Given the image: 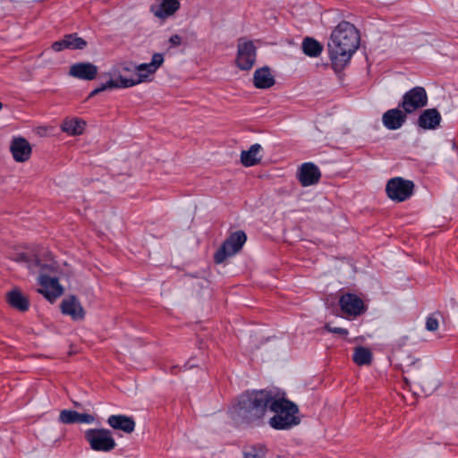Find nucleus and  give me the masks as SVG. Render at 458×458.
<instances>
[{"label":"nucleus","mask_w":458,"mask_h":458,"mask_svg":"<svg viewBox=\"0 0 458 458\" xmlns=\"http://www.w3.org/2000/svg\"><path fill=\"white\" fill-rule=\"evenodd\" d=\"M360 46V33L349 21H341L332 31L327 43L329 58L333 67L343 68Z\"/></svg>","instance_id":"f257e3e1"},{"label":"nucleus","mask_w":458,"mask_h":458,"mask_svg":"<svg viewBox=\"0 0 458 458\" xmlns=\"http://www.w3.org/2000/svg\"><path fill=\"white\" fill-rule=\"evenodd\" d=\"M274 395L267 390L246 392L240 396L234 407L235 416L248 423L258 422L270 407Z\"/></svg>","instance_id":"f03ea898"},{"label":"nucleus","mask_w":458,"mask_h":458,"mask_svg":"<svg viewBox=\"0 0 458 458\" xmlns=\"http://www.w3.org/2000/svg\"><path fill=\"white\" fill-rule=\"evenodd\" d=\"M269 409L275 413L269 420V425L275 429H288L300 423V419L297 416L299 409L289 400L274 396Z\"/></svg>","instance_id":"7ed1b4c3"},{"label":"nucleus","mask_w":458,"mask_h":458,"mask_svg":"<svg viewBox=\"0 0 458 458\" xmlns=\"http://www.w3.org/2000/svg\"><path fill=\"white\" fill-rule=\"evenodd\" d=\"M84 437L90 448L97 452L108 453L116 446L112 432L106 428H89L84 432Z\"/></svg>","instance_id":"20e7f679"},{"label":"nucleus","mask_w":458,"mask_h":458,"mask_svg":"<svg viewBox=\"0 0 458 458\" xmlns=\"http://www.w3.org/2000/svg\"><path fill=\"white\" fill-rule=\"evenodd\" d=\"M428 102V97L425 88L416 86L403 95L399 102V107H402L408 114H411L425 107Z\"/></svg>","instance_id":"39448f33"},{"label":"nucleus","mask_w":458,"mask_h":458,"mask_svg":"<svg viewBox=\"0 0 458 458\" xmlns=\"http://www.w3.org/2000/svg\"><path fill=\"white\" fill-rule=\"evenodd\" d=\"M247 240L246 234L242 231L233 233L216 250L214 260L216 264L223 263L228 257L235 255L241 250Z\"/></svg>","instance_id":"423d86ee"},{"label":"nucleus","mask_w":458,"mask_h":458,"mask_svg":"<svg viewBox=\"0 0 458 458\" xmlns=\"http://www.w3.org/2000/svg\"><path fill=\"white\" fill-rule=\"evenodd\" d=\"M257 51L251 40L240 38L237 44L236 66L242 71L250 70L256 62Z\"/></svg>","instance_id":"0eeeda50"},{"label":"nucleus","mask_w":458,"mask_h":458,"mask_svg":"<svg viewBox=\"0 0 458 458\" xmlns=\"http://www.w3.org/2000/svg\"><path fill=\"white\" fill-rule=\"evenodd\" d=\"M413 188L414 184L411 181L395 177L387 182L386 191L392 200L402 202L412 195Z\"/></svg>","instance_id":"6e6552de"},{"label":"nucleus","mask_w":458,"mask_h":458,"mask_svg":"<svg viewBox=\"0 0 458 458\" xmlns=\"http://www.w3.org/2000/svg\"><path fill=\"white\" fill-rule=\"evenodd\" d=\"M180 6L178 0H155L150 6V12L159 20L165 21L173 16Z\"/></svg>","instance_id":"1a4fd4ad"},{"label":"nucleus","mask_w":458,"mask_h":458,"mask_svg":"<svg viewBox=\"0 0 458 458\" xmlns=\"http://www.w3.org/2000/svg\"><path fill=\"white\" fill-rule=\"evenodd\" d=\"M38 283L40 285L38 293L43 294L49 301H54L63 294V288L55 277L40 275Z\"/></svg>","instance_id":"9d476101"},{"label":"nucleus","mask_w":458,"mask_h":458,"mask_svg":"<svg viewBox=\"0 0 458 458\" xmlns=\"http://www.w3.org/2000/svg\"><path fill=\"white\" fill-rule=\"evenodd\" d=\"M339 305L341 310L348 316L357 317L365 310L362 300L352 293L343 294L339 300Z\"/></svg>","instance_id":"9b49d317"},{"label":"nucleus","mask_w":458,"mask_h":458,"mask_svg":"<svg viewBox=\"0 0 458 458\" xmlns=\"http://www.w3.org/2000/svg\"><path fill=\"white\" fill-rule=\"evenodd\" d=\"M164 64V56L160 53H155L152 55L151 62L140 64L135 67L138 80H132L136 84L148 80V78L156 73L158 68Z\"/></svg>","instance_id":"f8f14e48"},{"label":"nucleus","mask_w":458,"mask_h":458,"mask_svg":"<svg viewBox=\"0 0 458 458\" xmlns=\"http://www.w3.org/2000/svg\"><path fill=\"white\" fill-rule=\"evenodd\" d=\"M407 115L408 114L398 106L383 114L382 123L387 130L396 131L406 123Z\"/></svg>","instance_id":"ddd939ff"},{"label":"nucleus","mask_w":458,"mask_h":458,"mask_svg":"<svg viewBox=\"0 0 458 458\" xmlns=\"http://www.w3.org/2000/svg\"><path fill=\"white\" fill-rule=\"evenodd\" d=\"M98 72V68L91 63H76L70 67L69 75L82 81L94 80Z\"/></svg>","instance_id":"4468645a"},{"label":"nucleus","mask_w":458,"mask_h":458,"mask_svg":"<svg viewBox=\"0 0 458 458\" xmlns=\"http://www.w3.org/2000/svg\"><path fill=\"white\" fill-rule=\"evenodd\" d=\"M320 176L319 169L312 163L302 164L298 172V179L303 187L318 183Z\"/></svg>","instance_id":"2eb2a0df"},{"label":"nucleus","mask_w":458,"mask_h":458,"mask_svg":"<svg viewBox=\"0 0 458 458\" xmlns=\"http://www.w3.org/2000/svg\"><path fill=\"white\" fill-rule=\"evenodd\" d=\"M442 121L441 114L436 108L425 109L417 120V125L423 130H436Z\"/></svg>","instance_id":"dca6fc26"},{"label":"nucleus","mask_w":458,"mask_h":458,"mask_svg":"<svg viewBox=\"0 0 458 458\" xmlns=\"http://www.w3.org/2000/svg\"><path fill=\"white\" fill-rule=\"evenodd\" d=\"M87 46V42L78 37L76 34H68L63 39L55 41L52 44L53 50L56 52L64 49H83Z\"/></svg>","instance_id":"f3484780"},{"label":"nucleus","mask_w":458,"mask_h":458,"mask_svg":"<svg viewBox=\"0 0 458 458\" xmlns=\"http://www.w3.org/2000/svg\"><path fill=\"white\" fill-rule=\"evenodd\" d=\"M10 149L17 162H25L31 155V147L29 141L23 138L13 139Z\"/></svg>","instance_id":"a211bd4d"},{"label":"nucleus","mask_w":458,"mask_h":458,"mask_svg":"<svg viewBox=\"0 0 458 458\" xmlns=\"http://www.w3.org/2000/svg\"><path fill=\"white\" fill-rule=\"evenodd\" d=\"M107 423L112 428L121 430L126 434L132 433L136 425L131 417L122 414L109 416Z\"/></svg>","instance_id":"6ab92c4d"},{"label":"nucleus","mask_w":458,"mask_h":458,"mask_svg":"<svg viewBox=\"0 0 458 458\" xmlns=\"http://www.w3.org/2000/svg\"><path fill=\"white\" fill-rule=\"evenodd\" d=\"M263 148L260 144L255 143L248 150H242L241 153V162L246 166L258 165L263 157Z\"/></svg>","instance_id":"aec40b11"},{"label":"nucleus","mask_w":458,"mask_h":458,"mask_svg":"<svg viewBox=\"0 0 458 458\" xmlns=\"http://www.w3.org/2000/svg\"><path fill=\"white\" fill-rule=\"evenodd\" d=\"M59 420L64 424H91L95 421V417L88 413H79L78 411L72 410H63L60 412Z\"/></svg>","instance_id":"412c9836"},{"label":"nucleus","mask_w":458,"mask_h":458,"mask_svg":"<svg viewBox=\"0 0 458 458\" xmlns=\"http://www.w3.org/2000/svg\"><path fill=\"white\" fill-rule=\"evenodd\" d=\"M61 309L64 314L71 316L73 319H81L84 317V310L74 296L63 300Z\"/></svg>","instance_id":"4be33fe9"},{"label":"nucleus","mask_w":458,"mask_h":458,"mask_svg":"<svg viewBox=\"0 0 458 458\" xmlns=\"http://www.w3.org/2000/svg\"><path fill=\"white\" fill-rule=\"evenodd\" d=\"M276 81L267 66L257 69L253 74V83L257 89H269Z\"/></svg>","instance_id":"5701e85b"},{"label":"nucleus","mask_w":458,"mask_h":458,"mask_svg":"<svg viewBox=\"0 0 458 458\" xmlns=\"http://www.w3.org/2000/svg\"><path fill=\"white\" fill-rule=\"evenodd\" d=\"M136 85V82L132 81V79H126L122 76H119L116 79H111L106 83H103L98 88L95 89L89 94V97H93L104 90L111 89H120V88H130Z\"/></svg>","instance_id":"b1692460"},{"label":"nucleus","mask_w":458,"mask_h":458,"mask_svg":"<svg viewBox=\"0 0 458 458\" xmlns=\"http://www.w3.org/2000/svg\"><path fill=\"white\" fill-rule=\"evenodd\" d=\"M7 301L14 309L20 311L29 310V300L18 290L13 289L7 293Z\"/></svg>","instance_id":"393cba45"},{"label":"nucleus","mask_w":458,"mask_h":458,"mask_svg":"<svg viewBox=\"0 0 458 458\" xmlns=\"http://www.w3.org/2000/svg\"><path fill=\"white\" fill-rule=\"evenodd\" d=\"M85 123L78 118H67L62 124L63 131L69 135H80L84 131Z\"/></svg>","instance_id":"a878e982"},{"label":"nucleus","mask_w":458,"mask_h":458,"mask_svg":"<svg viewBox=\"0 0 458 458\" xmlns=\"http://www.w3.org/2000/svg\"><path fill=\"white\" fill-rule=\"evenodd\" d=\"M303 53L310 57H318L323 51V46L312 38H305L301 44Z\"/></svg>","instance_id":"bb28decb"},{"label":"nucleus","mask_w":458,"mask_h":458,"mask_svg":"<svg viewBox=\"0 0 458 458\" xmlns=\"http://www.w3.org/2000/svg\"><path fill=\"white\" fill-rule=\"evenodd\" d=\"M352 359L353 361L359 366L369 365L372 360V353L368 348L361 346L357 347L354 350Z\"/></svg>","instance_id":"cd10ccee"},{"label":"nucleus","mask_w":458,"mask_h":458,"mask_svg":"<svg viewBox=\"0 0 458 458\" xmlns=\"http://www.w3.org/2000/svg\"><path fill=\"white\" fill-rule=\"evenodd\" d=\"M264 449L259 446H253L244 454V458H263Z\"/></svg>","instance_id":"c85d7f7f"},{"label":"nucleus","mask_w":458,"mask_h":458,"mask_svg":"<svg viewBox=\"0 0 458 458\" xmlns=\"http://www.w3.org/2000/svg\"><path fill=\"white\" fill-rule=\"evenodd\" d=\"M35 265L47 271H54L56 268L55 263L51 259L48 263H43L38 256L35 258Z\"/></svg>","instance_id":"c756f323"},{"label":"nucleus","mask_w":458,"mask_h":458,"mask_svg":"<svg viewBox=\"0 0 458 458\" xmlns=\"http://www.w3.org/2000/svg\"><path fill=\"white\" fill-rule=\"evenodd\" d=\"M438 320L437 318L430 316L427 318L426 321V328L428 331L434 332L438 328Z\"/></svg>","instance_id":"7c9ffc66"},{"label":"nucleus","mask_w":458,"mask_h":458,"mask_svg":"<svg viewBox=\"0 0 458 458\" xmlns=\"http://www.w3.org/2000/svg\"><path fill=\"white\" fill-rule=\"evenodd\" d=\"M326 329L327 331H329V332L339 334V335H348V330L345 329V328H342V327H332L329 325H327L326 326Z\"/></svg>","instance_id":"2f4dec72"},{"label":"nucleus","mask_w":458,"mask_h":458,"mask_svg":"<svg viewBox=\"0 0 458 458\" xmlns=\"http://www.w3.org/2000/svg\"><path fill=\"white\" fill-rule=\"evenodd\" d=\"M169 43L171 47H178L182 44V38L179 35L174 34L169 38Z\"/></svg>","instance_id":"473e14b6"},{"label":"nucleus","mask_w":458,"mask_h":458,"mask_svg":"<svg viewBox=\"0 0 458 458\" xmlns=\"http://www.w3.org/2000/svg\"><path fill=\"white\" fill-rule=\"evenodd\" d=\"M2 107H3V105H2V103L0 102V110L2 109Z\"/></svg>","instance_id":"72a5a7b5"}]
</instances>
